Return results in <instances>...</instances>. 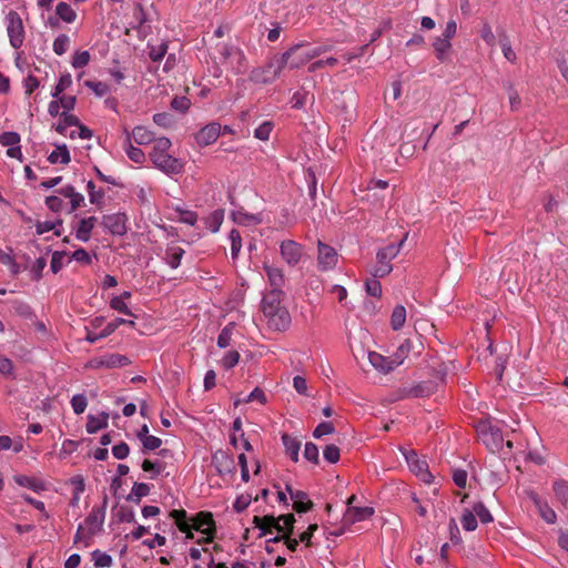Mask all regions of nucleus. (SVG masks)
Wrapping results in <instances>:
<instances>
[{
    "instance_id": "f257e3e1",
    "label": "nucleus",
    "mask_w": 568,
    "mask_h": 568,
    "mask_svg": "<svg viewBox=\"0 0 568 568\" xmlns=\"http://www.w3.org/2000/svg\"><path fill=\"white\" fill-rule=\"evenodd\" d=\"M303 48L304 43H297L291 47L282 55L274 57L265 68L252 71V80L263 84L271 83L280 75L285 67H288L290 69H297L329 50L327 45L301 51Z\"/></svg>"
},
{
    "instance_id": "f03ea898",
    "label": "nucleus",
    "mask_w": 568,
    "mask_h": 568,
    "mask_svg": "<svg viewBox=\"0 0 568 568\" xmlns=\"http://www.w3.org/2000/svg\"><path fill=\"white\" fill-rule=\"evenodd\" d=\"M282 290L273 288L262 300V311L267 318L268 327L278 332L286 331L291 324V315L282 305Z\"/></svg>"
},
{
    "instance_id": "7ed1b4c3",
    "label": "nucleus",
    "mask_w": 568,
    "mask_h": 568,
    "mask_svg": "<svg viewBox=\"0 0 568 568\" xmlns=\"http://www.w3.org/2000/svg\"><path fill=\"white\" fill-rule=\"evenodd\" d=\"M406 237L407 235L397 245L389 244L377 252V265L372 272V275L374 277H384L392 272L393 266L390 264V261L397 256V254L399 253V248L404 244Z\"/></svg>"
},
{
    "instance_id": "20e7f679",
    "label": "nucleus",
    "mask_w": 568,
    "mask_h": 568,
    "mask_svg": "<svg viewBox=\"0 0 568 568\" xmlns=\"http://www.w3.org/2000/svg\"><path fill=\"white\" fill-rule=\"evenodd\" d=\"M402 455L407 462L410 470L424 483H433L434 476L429 471L428 464L425 459H419L418 455L413 449L399 448Z\"/></svg>"
},
{
    "instance_id": "39448f33",
    "label": "nucleus",
    "mask_w": 568,
    "mask_h": 568,
    "mask_svg": "<svg viewBox=\"0 0 568 568\" xmlns=\"http://www.w3.org/2000/svg\"><path fill=\"white\" fill-rule=\"evenodd\" d=\"M6 21L10 44L14 49H20L24 41V28L21 17L17 11L10 10L6 17Z\"/></svg>"
},
{
    "instance_id": "423d86ee",
    "label": "nucleus",
    "mask_w": 568,
    "mask_h": 568,
    "mask_svg": "<svg viewBox=\"0 0 568 568\" xmlns=\"http://www.w3.org/2000/svg\"><path fill=\"white\" fill-rule=\"evenodd\" d=\"M150 159L155 168L169 175L181 173L184 166L180 159L170 155L168 152L150 153Z\"/></svg>"
},
{
    "instance_id": "0eeeda50",
    "label": "nucleus",
    "mask_w": 568,
    "mask_h": 568,
    "mask_svg": "<svg viewBox=\"0 0 568 568\" xmlns=\"http://www.w3.org/2000/svg\"><path fill=\"white\" fill-rule=\"evenodd\" d=\"M476 430L478 435L481 437L483 442L486 446H493L498 448L504 442L503 433L497 427L494 426L489 420H479L476 425Z\"/></svg>"
},
{
    "instance_id": "6e6552de",
    "label": "nucleus",
    "mask_w": 568,
    "mask_h": 568,
    "mask_svg": "<svg viewBox=\"0 0 568 568\" xmlns=\"http://www.w3.org/2000/svg\"><path fill=\"white\" fill-rule=\"evenodd\" d=\"M108 506V496L103 497L102 505L100 507H93L88 517L85 518V525L88 527V536H94L102 530L103 523L105 519V510Z\"/></svg>"
},
{
    "instance_id": "1a4fd4ad",
    "label": "nucleus",
    "mask_w": 568,
    "mask_h": 568,
    "mask_svg": "<svg viewBox=\"0 0 568 568\" xmlns=\"http://www.w3.org/2000/svg\"><path fill=\"white\" fill-rule=\"evenodd\" d=\"M192 528L205 534L207 537L203 540L204 542H210L213 539V536L216 531L215 521L212 513L209 511H200L192 519Z\"/></svg>"
},
{
    "instance_id": "9d476101",
    "label": "nucleus",
    "mask_w": 568,
    "mask_h": 568,
    "mask_svg": "<svg viewBox=\"0 0 568 568\" xmlns=\"http://www.w3.org/2000/svg\"><path fill=\"white\" fill-rule=\"evenodd\" d=\"M126 220L124 213L106 214L102 217V225L112 235L122 236L126 233Z\"/></svg>"
},
{
    "instance_id": "9b49d317",
    "label": "nucleus",
    "mask_w": 568,
    "mask_h": 568,
    "mask_svg": "<svg viewBox=\"0 0 568 568\" xmlns=\"http://www.w3.org/2000/svg\"><path fill=\"white\" fill-rule=\"evenodd\" d=\"M317 262L318 266L323 271L331 270L337 264V252L334 247L325 244L322 241H317Z\"/></svg>"
},
{
    "instance_id": "f8f14e48",
    "label": "nucleus",
    "mask_w": 568,
    "mask_h": 568,
    "mask_svg": "<svg viewBox=\"0 0 568 568\" xmlns=\"http://www.w3.org/2000/svg\"><path fill=\"white\" fill-rule=\"evenodd\" d=\"M212 465L219 475L233 474L236 469L233 456L222 449L212 455Z\"/></svg>"
},
{
    "instance_id": "ddd939ff",
    "label": "nucleus",
    "mask_w": 568,
    "mask_h": 568,
    "mask_svg": "<svg viewBox=\"0 0 568 568\" xmlns=\"http://www.w3.org/2000/svg\"><path fill=\"white\" fill-rule=\"evenodd\" d=\"M253 525L260 530V538L272 534L273 530H276L277 532L284 531V527L278 524V519L273 515H265L263 517L254 516Z\"/></svg>"
},
{
    "instance_id": "4468645a",
    "label": "nucleus",
    "mask_w": 568,
    "mask_h": 568,
    "mask_svg": "<svg viewBox=\"0 0 568 568\" xmlns=\"http://www.w3.org/2000/svg\"><path fill=\"white\" fill-rule=\"evenodd\" d=\"M368 359L373 367L384 374L392 372L395 367L402 364L399 356H397V358L385 357L376 352H368Z\"/></svg>"
},
{
    "instance_id": "2eb2a0df",
    "label": "nucleus",
    "mask_w": 568,
    "mask_h": 568,
    "mask_svg": "<svg viewBox=\"0 0 568 568\" xmlns=\"http://www.w3.org/2000/svg\"><path fill=\"white\" fill-rule=\"evenodd\" d=\"M436 392V384L432 381H424L410 387L402 389V398L426 397Z\"/></svg>"
},
{
    "instance_id": "dca6fc26",
    "label": "nucleus",
    "mask_w": 568,
    "mask_h": 568,
    "mask_svg": "<svg viewBox=\"0 0 568 568\" xmlns=\"http://www.w3.org/2000/svg\"><path fill=\"white\" fill-rule=\"evenodd\" d=\"M221 134V125L216 122L209 123L202 128L196 134V143L201 146H207L216 141Z\"/></svg>"
},
{
    "instance_id": "f3484780",
    "label": "nucleus",
    "mask_w": 568,
    "mask_h": 568,
    "mask_svg": "<svg viewBox=\"0 0 568 568\" xmlns=\"http://www.w3.org/2000/svg\"><path fill=\"white\" fill-rule=\"evenodd\" d=\"M281 254L290 265H296L303 254V246L295 241L286 240L281 244Z\"/></svg>"
},
{
    "instance_id": "a211bd4d",
    "label": "nucleus",
    "mask_w": 568,
    "mask_h": 568,
    "mask_svg": "<svg viewBox=\"0 0 568 568\" xmlns=\"http://www.w3.org/2000/svg\"><path fill=\"white\" fill-rule=\"evenodd\" d=\"M374 515L372 507H348L344 515V524L352 525L357 521L366 520Z\"/></svg>"
},
{
    "instance_id": "6ab92c4d",
    "label": "nucleus",
    "mask_w": 568,
    "mask_h": 568,
    "mask_svg": "<svg viewBox=\"0 0 568 568\" xmlns=\"http://www.w3.org/2000/svg\"><path fill=\"white\" fill-rule=\"evenodd\" d=\"M231 219L235 224L242 226L258 225L263 222L261 213L251 214L243 210H236L231 212Z\"/></svg>"
},
{
    "instance_id": "aec40b11",
    "label": "nucleus",
    "mask_w": 568,
    "mask_h": 568,
    "mask_svg": "<svg viewBox=\"0 0 568 568\" xmlns=\"http://www.w3.org/2000/svg\"><path fill=\"white\" fill-rule=\"evenodd\" d=\"M131 363L128 356L122 354H109L102 356L98 362V367L115 368L123 367Z\"/></svg>"
},
{
    "instance_id": "412c9836",
    "label": "nucleus",
    "mask_w": 568,
    "mask_h": 568,
    "mask_svg": "<svg viewBox=\"0 0 568 568\" xmlns=\"http://www.w3.org/2000/svg\"><path fill=\"white\" fill-rule=\"evenodd\" d=\"M109 414L102 412L100 416L89 415L85 429L88 434H95L108 427Z\"/></svg>"
},
{
    "instance_id": "4be33fe9",
    "label": "nucleus",
    "mask_w": 568,
    "mask_h": 568,
    "mask_svg": "<svg viewBox=\"0 0 568 568\" xmlns=\"http://www.w3.org/2000/svg\"><path fill=\"white\" fill-rule=\"evenodd\" d=\"M97 222L95 216H89L87 219H82L79 222V225L75 231V237L82 242H88L91 236V232L94 227V224Z\"/></svg>"
},
{
    "instance_id": "5701e85b",
    "label": "nucleus",
    "mask_w": 568,
    "mask_h": 568,
    "mask_svg": "<svg viewBox=\"0 0 568 568\" xmlns=\"http://www.w3.org/2000/svg\"><path fill=\"white\" fill-rule=\"evenodd\" d=\"M282 443L285 447V453L290 456L291 460L297 463L300 456L298 453L301 449V442L290 436L288 434L284 433L282 435Z\"/></svg>"
},
{
    "instance_id": "b1692460",
    "label": "nucleus",
    "mask_w": 568,
    "mask_h": 568,
    "mask_svg": "<svg viewBox=\"0 0 568 568\" xmlns=\"http://www.w3.org/2000/svg\"><path fill=\"white\" fill-rule=\"evenodd\" d=\"M433 48L437 60L444 62L447 59L448 52L452 50V42L442 36L436 37L433 41Z\"/></svg>"
},
{
    "instance_id": "393cba45",
    "label": "nucleus",
    "mask_w": 568,
    "mask_h": 568,
    "mask_svg": "<svg viewBox=\"0 0 568 568\" xmlns=\"http://www.w3.org/2000/svg\"><path fill=\"white\" fill-rule=\"evenodd\" d=\"M280 541H285L287 548L291 551H296L297 546L301 542L300 538L298 539L291 538V535H276L266 540V546H265L266 552L272 554L274 551V548L270 547V544H276Z\"/></svg>"
},
{
    "instance_id": "a878e982",
    "label": "nucleus",
    "mask_w": 568,
    "mask_h": 568,
    "mask_svg": "<svg viewBox=\"0 0 568 568\" xmlns=\"http://www.w3.org/2000/svg\"><path fill=\"white\" fill-rule=\"evenodd\" d=\"M132 138L139 145L149 144L154 141V133L145 126L138 125L132 130Z\"/></svg>"
},
{
    "instance_id": "bb28decb",
    "label": "nucleus",
    "mask_w": 568,
    "mask_h": 568,
    "mask_svg": "<svg viewBox=\"0 0 568 568\" xmlns=\"http://www.w3.org/2000/svg\"><path fill=\"white\" fill-rule=\"evenodd\" d=\"M48 161L51 164H55L58 162H61L62 164H68L71 161L70 152L68 150V146L65 144L58 145L57 150L52 151L49 156Z\"/></svg>"
},
{
    "instance_id": "cd10ccee",
    "label": "nucleus",
    "mask_w": 568,
    "mask_h": 568,
    "mask_svg": "<svg viewBox=\"0 0 568 568\" xmlns=\"http://www.w3.org/2000/svg\"><path fill=\"white\" fill-rule=\"evenodd\" d=\"M184 254V250L176 245H171L165 251V262L172 267L176 268L180 263L181 258Z\"/></svg>"
},
{
    "instance_id": "c85d7f7f",
    "label": "nucleus",
    "mask_w": 568,
    "mask_h": 568,
    "mask_svg": "<svg viewBox=\"0 0 568 568\" xmlns=\"http://www.w3.org/2000/svg\"><path fill=\"white\" fill-rule=\"evenodd\" d=\"M557 500L564 506L568 507V481L558 479L552 485Z\"/></svg>"
},
{
    "instance_id": "c756f323",
    "label": "nucleus",
    "mask_w": 568,
    "mask_h": 568,
    "mask_svg": "<svg viewBox=\"0 0 568 568\" xmlns=\"http://www.w3.org/2000/svg\"><path fill=\"white\" fill-rule=\"evenodd\" d=\"M125 152L128 158L134 163L142 164L145 161L144 152L140 148L132 145L131 135L129 133L125 140Z\"/></svg>"
},
{
    "instance_id": "7c9ffc66",
    "label": "nucleus",
    "mask_w": 568,
    "mask_h": 568,
    "mask_svg": "<svg viewBox=\"0 0 568 568\" xmlns=\"http://www.w3.org/2000/svg\"><path fill=\"white\" fill-rule=\"evenodd\" d=\"M150 494V486L145 483H134L131 494L128 495L126 500L140 504L141 498Z\"/></svg>"
},
{
    "instance_id": "2f4dec72",
    "label": "nucleus",
    "mask_w": 568,
    "mask_h": 568,
    "mask_svg": "<svg viewBox=\"0 0 568 568\" xmlns=\"http://www.w3.org/2000/svg\"><path fill=\"white\" fill-rule=\"evenodd\" d=\"M406 322V308L403 305H396L390 316V326L394 331H399Z\"/></svg>"
},
{
    "instance_id": "473e14b6",
    "label": "nucleus",
    "mask_w": 568,
    "mask_h": 568,
    "mask_svg": "<svg viewBox=\"0 0 568 568\" xmlns=\"http://www.w3.org/2000/svg\"><path fill=\"white\" fill-rule=\"evenodd\" d=\"M57 16L67 23H71L75 20V11L67 2H59L55 8Z\"/></svg>"
},
{
    "instance_id": "72a5a7b5",
    "label": "nucleus",
    "mask_w": 568,
    "mask_h": 568,
    "mask_svg": "<svg viewBox=\"0 0 568 568\" xmlns=\"http://www.w3.org/2000/svg\"><path fill=\"white\" fill-rule=\"evenodd\" d=\"M224 220V211L215 210L206 219V226L212 233H216Z\"/></svg>"
},
{
    "instance_id": "f704fd0d",
    "label": "nucleus",
    "mask_w": 568,
    "mask_h": 568,
    "mask_svg": "<svg viewBox=\"0 0 568 568\" xmlns=\"http://www.w3.org/2000/svg\"><path fill=\"white\" fill-rule=\"evenodd\" d=\"M87 190L89 193L90 203L98 205L99 207L103 204L104 191L102 189L97 190L92 181L87 183Z\"/></svg>"
},
{
    "instance_id": "c9c22d12",
    "label": "nucleus",
    "mask_w": 568,
    "mask_h": 568,
    "mask_svg": "<svg viewBox=\"0 0 568 568\" xmlns=\"http://www.w3.org/2000/svg\"><path fill=\"white\" fill-rule=\"evenodd\" d=\"M91 556L97 568H108L111 567L113 562V559L110 555L100 550L92 551Z\"/></svg>"
},
{
    "instance_id": "e433bc0d",
    "label": "nucleus",
    "mask_w": 568,
    "mask_h": 568,
    "mask_svg": "<svg viewBox=\"0 0 568 568\" xmlns=\"http://www.w3.org/2000/svg\"><path fill=\"white\" fill-rule=\"evenodd\" d=\"M170 517L174 519L175 525L180 531L189 530L190 524L187 523L186 511L184 509H174L170 513Z\"/></svg>"
},
{
    "instance_id": "4c0bfd02",
    "label": "nucleus",
    "mask_w": 568,
    "mask_h": 568,
    "mask_svg": "<svg viewBox=\"0 0 568 568\" xmlns=\"http://www.w3.org/2000/svg\"><path fill=\"white\" fill-rule=\"evenodd\" d=\"M267 277L273 288L281 290L284 283V275L282 270L276 267H266Z\"/></svg>"
},
{
    "instance_id": "58836bf2",
    "label": "nucleus",
    "mask_w": 568,
    "mask_h": 568,
    "mask_svg": "<svg viewBox=\"0 0 568 568\" xmlns=\"http://www.w3.org/2000/svg\"><path fill=\"white\" fill-rule=\"evenodd\" d=\"M537 510L540 515V517L547 523V524H555L557 520V515L555 510L546 503L542 501L538 507Z\"/></svg>"
},
{
    "instance_id": "ea45409f",
    "label": "nucleus",
    "mask_w": 568,
    "mask_h": 568,
    "mask_svg": "<svg viewBox=\"0 0 568 568\" xmlns=\"http://www.w3.org/2000/svg\"><path fill=\"white\" fill-rule=\"evenodd\" d=\"M70 44V38L65 33L59 34L53 41V51L58 55H62L67 52Z\"/></svg>"
},
{
    "instance_id": "a19ab883",
    "label": "nucleus",
    "mask_w": 568,
    "mask_h": 568,
    "mask_svg": "<svg viewBox=\"0 0 568 568\" xmlns=\"http://www.w3.org/2000/svg\"><path fill=\"white\" fill-rule=\"evenodd\" d=\"M460 523L463 528L467 531H473L477 528V519L473 510L465 509Z\"/></svg>"
},
{
    "instance_id": "79ce46f5",
    "label": "nucleus",
    "mask_w": 568,
    "mask_h": 568,
    "mask_svg": "<svg viewBox=\"0 0 568 568\" xmlns=\"http://www.w3.org/2000/svg\"><path fill=\"white\" fill-rule=\"evenodd\" d=\"M234 324H227L217 336V346L220 348H226L231 344L232 333H233Z\"/></svg>"
},
{
    "instance_id": "37998d69",
    "label": "nucleus",
    "mask_w": 568,
    "mask_h": 568,
    "mask_svg": "<svg viewBox=\"0 0 568 568\" xmlns=\"http://www.w3.org/2000/svg\"><path fill=\"white\" fill-rule=\"evenodd\" d=\"M473 511H474L475 516H477L483 524H488L494 520L490 511L486 508V506L481 501H478L474 505Z\"/></svg>"
},
{
    "instance_id": "c03bdc74",
    "label": "nucleus",
    "mask_w": 568,
    "mask_h": 568,
    "mask_svg": "<svg viewBox=\"0 0 568 568\" xmlns=\"http://www.w3.org/2000/svg\"><path fill=\"white\" fill-rule=\"evenodd\" d=\"M72 84V78L70 73H64L60 77L57 85L54 87L53 92L51 95L53 98H59L64 90H67Z\"/></svg>"
},
{
    "instance_id": "a18cd8bd",
    "label": "nucleus",
    "mask_w": 568,
    "mask_h": 568,
    "mask_svg": "<svg viewBox=\"0 0 568 568\" xmlns=\"http://www.w3.org/2000/svg\"><path fill=\"white\" fill-rule=\"evenodd\" d=\"M499 44L501 47L504 57L508 61L514 62L517 57H516V53L514 52V50L511 49L509 38L507 37L506 33H503L499 36Z\"/></svg>"
},
{
    "instance_id": "49530a36",
    "label": "nucleus",
    "mask_w": 568,
    "mask_h": 568,
    "mask_svg": "<svg viewBox=\"0 0 568 568\" xmlns=\"http://www.w3.org/2000/svg\"><path fill=\"white\" fill-rule=\"evenodd\" d=\"M229 239L231 241V254L233 258H236L241 247H242V237L237 230L233 229L230 234Z\"/></svg>"
},
{
    "instance_id": "de8ad7c7",
    "label": "nucleus",
    "mask_w": 568,
    "mask_h": 568,
    "mask_svg": "<svg viewBox=\"0 0 568 568\" xmlns=\"http://www.w3.org/2000/svg\"><path fill=\"white\" fill-rule=\"evenodd\" d=\"M84 85L91 89L94 92V94L99 98H102L110 91L109 85L101 81L87 80L84 82Z\"/></svg>"
},
{
    "instance_id": "09e8293b",
    "label": "nucleus",
    "mask_w": 568,
    "mask_h": 568,
    "mask_svg": "<svg viewBox=\"0 0 568 568\" xmlns=\"http://www.w3.org/2000/svg\"><path fill=\"white\" fill-rule=\"evenodd\" d=\"M168 51V42H162L160 45H149V57L152 61H161Z\"/></svg>"
},
{
    "instance_id": "8fccbe9b",
    "label": "nucleus",
    "mask_w": 568,
    "mask_h": 568,
    "mask_svg": "<svg viewBox=\"0 0 568 568\" xmlns=\"http://www.w3.org/2000/svg\"><path fill=\"white\" fill-rule=\"evenodd\" d=\"M141 467L144 471L153 473L152 477H154V476L160 475L164 470L165 464L163 462H159V460L152 462L150 459H144Z\"/></svg>"
},
{
    "instance_id": "3c124183",
    "label": "nucleus",
    "mask_w": 568,
    "mask_h": 568,
    "mask_svg": "<svg viewBox=\"0 0 568 568\" xmlns=\"http://www.w3.org/2000/svg\"><path fill=\"white\" fill-rule=\"evenodd\" d=\"M120 325H129V326L134 327L135 322L131 321V320H124L122 317H116L114 321H112L105 325V327L103 328L104 335H106V336L111 335L112 333L115 332L116 328H119Z\"/></svg>"
},
{
    "instance_id": "603ef678",
    "label": "nucleus",
    "mask_w": 568,
    "mask_h": 568,
    "mask_svg": "<svg viewBox=\"0 0 568 568\" xmlns=\"http://www.w3.org/2000/svg\"><path fill=\"white\" fill-rule=\"evenodd\" d=\"M20 143V135L13 131H7L0 134V144L3 146H16Z\"/></svg>"
},
{
    "instance_id": "864d4df0",
    "label": "nucleus",
    "mask_w": 568,
    "mask_h": 568,
    "mask_svg": "<svg viewBox=\"0 0 568 568\" xmlns=\"http://www.w3.org/2000/svg\"><path fill=\"white\" fill-rule=\"evenodd\" d=\"M304 458L307 459L308 462L317 465L320 463V454H318V448L317 446L312 443V442H308L305 444V448H304Z\"/></svg>"
},
{
    "instance_id": "5fc2aeb1",
    "label": "nucleus",
    "mask_w": 568,
    "mask_h": 568,
    "mask_svg": "<svg viewBox=\"0 0 568 568\" xmlns=\"http://www.w3.org/2000/svg\"><path fill=\"white\" fill-rule=\"evenodd\" d=\"M12 308L14 313L23 318H31L33 316V312L29 304L21 301H13Z\"/></svg>"
},
{
    "instance_id": "6e6d98bb",
    "label": "nucleus",
    "mask_w": 568,
    "mask_h": 568,
    "mask_svg": "<svg viewBox=\"0 0 568 568\" xmlns=\"http://www.w3.org/2000/svg\"><path fill=\"white\" fill-rule=\"evenodd\" d=\"M272 130L273 123L271 121H265L255 129L254 136L261 141H266L268 140Z\"/></svg>"
},
{
    "instance_id": "4d7b16f0",
    "label": "nucleus",
    "mask_w": 568,
    "mask_h": 568,
    "mask_svg": "<svg viewBox=\"0 0 568 568\" xmlns=\"http://www.w3.org/2000/svg\"><path fill=\"white\" fill-rule=\"evenodd\" d=\"M153 122L164 129L171 128L174 123L172 114L168 112L155 113L153 115Z\"/></svg>"
},
{
    "instance_id": "13d9d810",
    "label": "nucleus",
    "mask_w": 568,
    "mask_h": 568,
    "mask_svg": "<svg viewBox=\"0 0 568 568\" xmlns=\"http://www.w3.org/2000/svg\"><path fill=\"white\" fill-rule=\"evenodd\" d=\"M90 62V53L89 51H77L73 55V59H72V67L74 69H81V68H84L85 65H88V63Z\"/></svg>"
},
{
    "instance_id": "bf43d9fd",
    "label": "nucleus",
    "mask_w": 568,
    "mask_h": 568,
    "mask_svg": "<svg viewBox=\"0 0 568 568\" xmlns=\"http://www.w3.org/2000/svg\"><path fill=\"white\" fill-rule=\"evenodd\" d=\"M110 306L111 308H113L114 311H118L120 313H123L125 315H129V316H132V317H136L135 314H133L131 312V310L128 307L126 303L123 301V297H116L114 296L111 301H110Z\"/></svg>"
},
{
    "instance_id": "052dcab7",
    "label": "nucleus",
    "mask_w": 568,
    "mask_h": 568,
    "mask_svg": "<svg viewBox=\"0 0 568 568\" xmlns=\"http://www.w3.org/2000/svg\"><path fill=\"white\" fill-rule=\"evenodd\" d=\"M16 481L20 486L31 488L34 491H39V490L43 489L42 483H40L33 478H30L28 476H18V477H16Z\"/></svg>"
},
{
    "instance_id": "680f3d73",
    "label": "nucleus",
    "mask_w": 568,
    "mask_h": 568,
    "mask_svg": "<svg viewBox=\"0 0 568 568\" xmlns=\"http://www.w3.org/2000/svg\"><path fill=\"white\" fill-rule=\"evenodd\" d=\"M71 406L75 414H82L88 406L87 397L83 394L73 395L71 398Z\"/></svg>"
},
{
    "instance_id": "e2e57ef3",
    "label": "nucleus",
    "mask_w": 568,
    "mask_h": 568,
    "mask_svg": "<svg viewBox=\"0 0 568 568\" xmlns=\"http://www.w3.org/2000/svg\"><path fill=\"white\" fill-rule=\"evenodd\" d=\"M175 211L179 213V220L182 223L194 225L197 221V214L193 211L183 210L181 207H176Z\"/></svg>"
},
{
    "instance_id": "0e129e2a",
    "label": "nucleus",
    "mask_w": 568,
    "mask_h": 568,
    "mask_svg": "<svg viewBox=\"0 0 568 568\" xmlns=\"http://www.w3.org/2000/svg\"><path fill=\"white\" fill-rule=\"evenodd\" d=\"M323 455L325 460L331 464H336L339 460V448L334 444L327 445L324 448Z\"/></svg>"
},
{
    "instance_id": "69168bd1",
    "label": "nucleus",
    "mask_w": 568,
    "mask_h": 568,
    "mask_svg": "<svg viewBox=\"0 0 568 568\" xmlns=\"http://www.w3.org/2000/svg\"><path fill=\"white\" fill-rule=\"evenodd\" d=\"M334 432L335 428L332 422H322L314 429L313 436L315 438H321L322 436L333 434Z\"/></svg>"
},
{
    "instance_id": "338daca9",
    "label": "nucleus",
    "mask_w": 568,
    "mask_h": 568,
    "mask_svg": "<svg viewBox=\"0 0 568 568\" xmlns=\"http://www.w3.org/2000/svg\"><path fill=\"white\" fill-rule=\"evenodd\" d=\"M191 105L190 100L186 97H174L171 101V108L179 112H186Z\"/></svg>"
},
{
    "instance_id": "774afa93",
    "label": "nucleus",
    "mask_w": 568,
    "mask_h": 568,
    "mask_svg": "<svg viewBox=\"0 0 568 568\" xmlns=\"http://www.w3.org/2000/svg\"><path fill=\"white\" fill-rule=\"evenodd\" d=\"M44 202L47 207L54 213L61 212L64 204L63 200L58 195L47 196Z\"/></svg>"
}]
</instances>
